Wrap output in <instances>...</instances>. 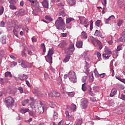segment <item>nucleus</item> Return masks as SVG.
Wrapping results in <instances>:
<instances>
[{
    "label": "nucleus",
    "instance_id": "1",
    "mask_svg": "<svg viewBox=\"0 0 125 125\" xmlns=\"http://www.w3.org/2000/svg\"><path fill=\"white\" fill-rule=\"evenodd\" d=\"M91 41L94 45H96V46H98L99 49H102L103 48V46L102 45V43L100 42V41L93 38V37L91 36L88 38V42H90Z\"/></svg>",
    "mask_w": 125,
    "mask_h": 125
},
{
    "label": "nucleus",
    "instance_id": "2",
    "mask_svg": "<svg viewBox=\"0 0 125 125\" xmlns=\"http://www.w3.org/2000/svg\"><path fill=\"white\" fill-rule=\"evenodd\" d=\"M55 25L58 30L59 29H61L62 27H64L65 26V23L64 22V20L62 19L61 17L58 18L57 20H56Z\"/></svg>",
    "mask_w": 125,
    "mask_h": 125
},
{
    "label": "nucleus",
    "instance_id": "3",
    "mask_svg": "<svg viewBox=\"0 0 125 125\" xmlns=\"http://www.w3.org/2000/svg\"><path fill=\"white\" fill-rule=\"evenodd\" d=\"M4 102L7 108H10L12 107L13 105L14 104V99L11 97H8L5 98Z\"/></svg>",
    "mask_w": 125,
    "mask_h": 125
},
{
    "label": "nucleus",
    "instance_id": "4",
    "mask_svg": "<svg viewBox=\"0 0 125 125\" xmlns=\"http://www.w3.org/2000/svg\"><path fill=\"white\" fill-rule=\"evenodd\" d=\"M68 78L71 83H75L77 82V76L76 75V72L70 71L68 73Z\"/></svg>",
    "mask_w": 125,
    "mask_h": 125
},
{
    "label": "nucleus",
    "instance_id": "5",
    "mask_svg": "<svg viewBox=\"0 0 125 125\" xmlns=\"http://www.w3.org/2000/svg\"><path fill=\"white\" fill-rule=\"evenodd\" d=\"M30 100L31 101V103L29 104V105L30 106V108L32 109H37V107L39 106V104L41 102H35V99L33 97H30Z\"/></svg>",
    "mask_w": 125,
    "mask_h": 125
},
{
    "label": "nucleus",
    "instance_id": "6",
    "mask_svg": "<svg viewBox=\"0 0 125 125\" xmlns=\"http://www.w3.org/2000/svg\"><path fill=\"white\" fill-rule=\"evenodd\" d=\"M42 103H40L39 104H38V106H37V108L35 109L36 113L42 114V113L44 112L43 106H42Z\"/></svg>",
    "mask_w": 125,
    "mask_h": 125
},
{
    "label": "nucleus",
    "instance_id": "7",
    "mask_svg": "<svg viewBox=\"0 0 125 125\" xmlns=\"http://www.w3.org/2000/svg\"><path fill=\"white\" fill-rule=\"evenodd\" d=\"M87 105H88V101L86 99H82L81 100V107L82 109H85L87 107Z\"/></svg>",
    "mask_w": 125,
    "mask_h": 125
},
{
    "label": "nucleus",
    "instance_id": "8",
    "mask_svg": "<svg viewBox=\"0 0 125 125\" xmlns=\"http://www.w3.org/2000/svg\"><path fill=\"white\" fill-rule=\"evenodd\" d=\"M12 24H14L15 27L13 29V33L15 35V36H16V37H18V31H17V29L19 28V27H18V25H17V21H12Z\"/></svg>",
    "mask_w": 125,
    "mask_h": 125
},
{
    "label": "nucleus",
    "instance_id": "9",
    "mask_svg": "<svg viewBox=\"0 0 125 125\" xmlns=\"http://www.w3.org/2000/svg\"><path fill=\"white\" fill-rule=\"evenodd\" d=\"M22 68H31L32 67V63H29L27 61H24L22 62V63L21 64Z\"/></svg>",
    "mask_w": 125,
    "mask_h": 125
},
{
    "label": "nucleus",
    "instance_id": "10",
    "mask_svg": "<svg viewBox=\"0 0 125 125\" xmlns=\"http://www.w3.org/2000/svg\"><path fill=\"white\" fill-rule=\"evenodd\" d=\"M49 96L50 97H59V96H60V93L57 92L53 91L49 93Z\"/></svg>",
    "mask_w": 125,
    "mask_h": 125
},
{
    "label": "nucleus",
    "instance_id": "11",
    "mask_svg": "<svg viewBox=\"0 0 125 125\" xmlns=\"http://www.w3.org/2000/svg\"><path fill=\"white\" fill-rule=\"evenodd\" d=\"M85 64L84 66V69L85 70V71L84 72V73H85L86 75H88V74H89V64L85 60Z\"/></svg>",
    "mask_w": 125,
    "mask_h": 125
},
{
    "label": "nucleus",
    "instance_id": "12",
    "mask_svg": "<svg viewBox=\"0 0 125 125\" xmlns=\"http://www.w3.org/2000/svg\"><path fill=\"white\" fill-rule=\"evenodd\" d=\"M81 21V24H84V27L86 28L88 26V21H87V20L83 18H82L80 20Z\"/></svg>",
    "mask_w": 125,
    "mask_h": 125
},
{
    "label": "nucleus",
    "instance_id": "13",
    "mask_svg": "<svg viewBox=\"0 0 125 125\" xmlns=\"http://www.w3.org/2000/svg\"><path fill=\"white\" fill-rule=\"evenodd\" d=\"M87 33H86V32L83 31L81 33L80 37L82 39V40H86V39H87Z\"/></svg>",
    "mask_w": 125,
    "mask_h": 125
},
{
    "label": "nucleus",
    "instance_id": "14",
    "mask_svg": "<svg viewBox=\"0 0 125 125\" xmlns=\"http://www.w3.org/2000/svg\"><path fill=\"white\" fill-rule=\"evenodd\" d=\"M42 3L43 7H45V8H48V0H43Z\"/></svg>",
    "mask_w": 125,
    "mask_h": 125
},
{
    "label": "nucleus",
    "instance_id": "15",
    "mask_svg": "<svg viewBox=\"0 0 125 125\" xmlns=\"http://www.w3.org/2000/svg\"><path fill=\"white\" fill-rule=\"evenodd\" d=\"M94 36H96L97 37H100V38H102L103 39V35H102V33L99 31L98 30H96L95 31Z\"/></svg>",
    "mask_w": 125,
    "mask_h": 125
},
{
    "label": "nucleus",
    "instance_id": "16",
    "mask_svg": "<svg viewBox=\"0 0 125 125\" xmlns=\"http://www.w3.org/2000/svg\"><path fill=\"white\" fill-rule=\"evenodd\" d=\"M67 46V43L65 41H62L59 44V46L61 47L62 49H64Z\"/></svg>",
    "mask_w": 125,
    "mask_h": 125
},
{
    "label": "nucleus",
    "instance_id": "17",
    "mask_svg": "<svg viewBox=\"0 0 125 125\" xmlns=\"http://www.w3.org/2000/svg\"><path fill=\"white\" fill-rule=\"evenodd\" d=\"M117 94V89L115 88H113L111 90L110 96V97H113V96H115Z\"/></svg>",
    "mask_w": 125,
    "mask_h": 125
},
{
    "label": "nucleus",
    "instance_id": "18",
    "mask_svg": "<svg viewBox=\"0 0 125 125\" xmlns=\"http://www.w3.org/2000/svg\"><path fill=\"white\" fill-rule=\"evenodd\" d=\"M28 1H30V2H31L32 5H33V6H38V5L39 4V2L37 0H28Z\"/></svg>",
    "mask_w": 125,
    "mask_h": 125
},
{
    "label": "nucleus",
    "instance_id": "19",
    "mask_svg": "<svg viewBox=\"0 0 125 125\" xmlns=\"http://www.w3.org/2000/svg\"><path fill=\"white\" fill-rule=\"evenodd\" d=\"M18 13V15L20 16H23L25 15V10L24 9H20L18 12H17Z\"/></svg>",
    "mask_w": 125,
    "mask_h": 125
},
{
    "label": "nucleus",
    "instance_id": "20",
    "mask_svg": "<svg viewBox=\"0 0 125 125\" xmlns=\"http://www.w3.org/2000/svg\"><path fill=\"white\" fill-rule=\"evenodd\" d=\"M65 115L66 116V119L67 121H72V120H74V117L70 115L68 113V112H65Z\"/></svg>",
    "mask_w": 125,
    "mask_h": 125
},
{
    "label": "nucleus",
    "instance_id": "21",
    "mask_svg": "<svg viewBox=\"0 0 125 125\" xmlns=\"http://www.w3.org/2000/svg\"><path fill=\"white\" fill-rule=\"evenodd\" d=\"M68 50L69 51H70L71 52H73V51H75V46L74 44H70L68 47Z\"/></svg>",
    "mask_w": 125,
    "mask_h": 125
},
{
    "label": "nucleus",
    "instance_id": "22",
    "mask_svg": "<svg viewBox=\"0 0 125 125\" xmlns=\"http://www.w3.org/2000/svg\"><path fill=\"white\" fill-rule=\"evenodd\" d=\"M76 46L78 48L83 47V41H79L76 42Z\"/></svg>",
    "mask_w": 125,
    "mask_h": 125
},
{
    "label": "nucleus",
    "instance_id": "23",
    "mask_svg": "<svg viewBox=\"0 0 125 125\" xmlns=\"http://www.w3.org/2000/svg\"><path fill=\"white\" fill-rule=\"evenodd\" d=\"M83 57H84L85 61L87 60V61H89V58L87 57V51H85L83 53Z\"/></svg>",
    "mask_w": 125,
    "mask_h": 125
},
{
    "label": "nucleus",
    "instance_id": "24",
    "mask_svg": "<svg viewBox=\"0 0 125 125\" xmlns=\"http://www.w3.org/2000/svg\"><path fill=\"white\" fill-rule=\"evenodd\" d=\"M29 115L33 117V118H37V114L33 110H29Z\"/></svg>",
    "mask_w": 125,
    "mask_h": 125
},
{
    "label": "nucleus",
    "instance_id": "25",
    "mask_svg": "<svg viewBox=\"0 0 125 125\" xmlns=\"http://www.w3.org/2000/svg\"><path fill=\"white\" fill-rule=\"evenodd\" d=\"M28 76L26 75L25 74H23L22 76H21L19 77V80H20V81H24V80H27V79H28Z\"/></svg>",
    "mask_w": 125,
    "mask_h": 125
},
{
    "label": "nucleus",
    "instance_id": "26",
    "mask_svg": "<svg viewBox=\"0 0 125 125\" xmlns=\"http://www.w3.org/2000/svg\"><path fill=\"white\" fill-rule=\"evenodd\" d=\"M70 57L71 56L70 55H66L64 59L62 61V62H63V63H67V62L70 60Z\"/></svg>",
    "mask_w": 125,
    "mask_h": 125
},
{
    "label": "nucleus",
    "instance_id": "27",
    "mask_svg": "<svg viewBox=\"0 0 125 125\" xmlns=\"http://www.w3.org/2000/svg\"><path fill=\"white\" fill-rule=\"evenodd\" d=\"M83 124V119L80 118L77 120L75 124V125H82Z\"/></svg>",
    "mask_w": 125,
    "mask_h": 125
},
{
    "label": "nucleus",
    "instance_id": "28",
    "mask_svg": "<svg viewBox=\"0 0 125 125\" xmlns=\"http://www.w3.org/2000/svg\"><path fill=\"white\" fill-rule=\"evenodd\" d=\"M66 1L70 5H74V4H76L75 0H66Z\"/></svg>",
    "mask_w": 125,
    "mask_h": 125
},
{
    "label": "nucleus",
    "instance_id": "29",
    "mask_svg": "<svg viewBox=\"0 0 125 125\" xmlns=\"http://www.w3.org/2000/svg\"><path fill=\"white\" fill-rule=\"evenodd\" d=\"M0 42L2 43H6V36H3L0 39Z\"/></svg>",
    "mask_w": 125,
    "mask_h": 125
},
{
    "label": "nucleus",
    "instance_id": "30",
    "mask_svg": "<svg viewBox=\"0 0 125 125\" xmlns=\"http://www.w3.org/2000/svg\"><path fill=\"white\" fill-rule=\"evenodd\" d=\"M109 39H111V40L108 41H107V42H108V44H109L110 45H112L114 42V41H113V36L112 35H110L109 36Z\"/></svg>",
    "mask_w": 125,
    "mask_h": 125
},
{
    "label": "nucleus",
    "instance_id": "31",
    "mask_svg": "<svg viewBox=\"0 0 125 125\" xmlns=\"http://www.w3.org/2000/svg\"><path fill=\"white\" fill-rule=\"evenodd\" d=\"M5 78H7V77H10V78H12V74H11V72L7 71L5 73Z\"/></svg>",
    "mask_w": 125,
    "mask_h": 125
},
{
    "label": "nucleus",
    "instance_id": "32",
    "mask_svg": "<svg viewBox=\"0 0 125 125\" xmlns=\"http://www.w3.org/2000/svg\"><path fill=\"white\" fill-rule=\"evenodd\" d=\"M104 51L105 53H106V54H108L109 55H110V54H112V51L109 50L107 46L105 47Z\"/></svg>",
    "mask_w": 125,
    "mask_h": 125
},
{
    "label": "nucleus",
    "instance_id": "33",
    "mask_svg": "<svg viewBox=\"0 0 125 125\" xmlns=\"http://www.w3.org/2000/svg\"><path fill=\"white\" fill-rule=\"evenodd\" d=\"M28 111H29V108H22L20 110V112L21 114H25Z\"/></svg>",
    "mask_w": 125,
    "mask_h": 125
},
{
    "label": "nucleus",
    "instance_id": "34",
    "mask_svg": "<svg viewBox=\"0 0 125 125\" xmlns=\"http://www.w3.org/2000/svg\"><path fill=\"white\" fill-rule=\"evenodd\" d=\"M47 57L49 61L50 64H52V56L51 55H47Z\"/></svg>",
    "mask_w": 125,
    "mask_h": 125
},
{
    "label": "nucleus",
    "instance_id": "35",
    "mask_svg": "<svg viewBox=\"0 0 125 125\" xmlns=\"http://www.w3.org/2000/svg\"><path fill=\"white\" fill-rule=\"evenodd\" d=\"M72 21H74V19L72 18H67L66 22L67 24L70 23V22H72Z\"/></svg>",
    "mask_w": 125,
    "mask_h": 125
},
{
    "label": "nucleus",
    "instance_id": "36",
    "mask_svg": "<svg viewBox=\"0 0 125 125\" xmlns=\"http://www.w3.org/2000/svg\"><path fill=\"white\" fill-rule=\"evenodd\" d=\"M110 56L107 54L104 53L103 54V58H104V59H106V60L109 59V58H110Z\"/></svg>",
    "mask_w": 125,
    "mask_h": 125
},
{
    "label": "nucleus",
    "instance_id": "37",
    "mask_svg": "<svg viewBox=\"0 0 125 125\" xmlns=\"http://www.w3.org/2000/svg\"><path fill=\"white\" fill-rule=\"evenodd\" d=\"M30 100H24L22 102V105L23 106H25L26 104H28L29 102H30Z\"/></svg>",
    "mask_w": 125,
    "mask_h": 125
},
{
    "label": "nucleus",
    "instance_id": "38",
    "mask_svg": "<svg viewBox=\"0 0 125 125\" xmlns=\"http://www.w3.org/2000/svg\"><path fill=\"white\" fill-rule=\"evenodd\" d=\"M96 55L99 59V61H101L102 59L101 58V53H100L99 52H97Z\"/></svg>",
    "mask_w": 125,
    "mask_h": 125
},
{
    "label": "nucleus",
    "instance_id": "39",
    "mask_svg": "<svg viewBox=\"0 0 125 125\" xmlns=\"http://www.w3.org/2000/svg\"><path fill=\"white\" fill-rule=\"evenodd\" d=\"M94 73L95 74V76L96 78H99L100 75L99 73H98V71H97V69H95L94 70Z\"/></svg>",
    "mask_w": 125,
    "mask_h": 125
},
{
    "label": "nucleus",
    "instance_id": "40",
    "mask_svg": "<svg viewBox=\"0 0 125 125\" xmlns=\"http://www.w3.org/2000/svg\"><path fill=\"white\" fill-rule=\"evenodd\" d=\"M41 48H42L43 52H45L46 51V48H45V45L44 44V43H42L41 45Z\"/></svg>",
    "mask_w": 125,
    "mask_h": 125
},
{
    "label": "nucleus",
    "instance_id": "41",
    "mask_svg": "<svg viewBox=\"0 0 125 125\" xmlns=\"http://www.w3.org/2000/svg\"><path fill=\"white\" fill-rule=\"evenodd\" d=\"M87 76L88 75L86 76H84L82 77V83H85V82H86V80H87Z\"/></svg>",
    "mask_w": 125,
    "mask_h": 125
},
{
    "label": "nucleus",
    "instance_id": "42",
    "mask_svg": "<svg viewBox=\"0 0 125 125\" xmlns=\"http://www.w3.org/2000/svg\"><path fill=\"white\" fill-rule=\"evenodd\" d=\"M58 114H57V113L55 111H54V114L53 115V118L54 120H57L58 119Z\"/></svg>",
    "mask_w": 125,
    "mask_h": 125
},
{
    "label": "nucleus",
    "instance_id": "43",
    "mask_svg": "<svg viewBox=\"0 0 125 125\" xmlns=\"http://www.w3.org/2000/svg\"><path fill=\"white\" fill-rule=\"evenodd\" d=\"M73 111H74V110L73 109V108L70 106H67V111H66L65 112H68V114L69 113H72V112H73Z\"/></svg>",
    "mask_w": 125,
    "mask_h": 125
},
{
    "label": "nucleus",
    "instance_id": "44",
    "mask_svg": "<svg viewBox=\"0 0 125 125\" xmlns=\"http://www.w3.org/2000/svg\"><path fill=\"white\" fill-rule=\"evenodd\" d=\"M59 14L60 15H62L63 17H65V16H66V13L64 12V10H61L60 11Z\"/></svg>",
    "mask_w": 125,
    "mask_h": 125
},
{
    "label": "nucleus",
    "instance_id": "45",
    "mask_svg": "<svg viewBox=\"0 0 125 125\" xmlns=\"http://www.w3.org/2000/svg\"><path fill=\"white\" fill-rule=\"evenodd\" d=\"M45 19H46V20H48V21H53V19H52V18H51V17L49 16H46L45 17Z\"/></svg>",
    "mask_w": 125,
    "mask_h": 125
},
{
    "label": "nucleus",
    "instance_id": "46",
    "mask_svg": "<svg viewBox=\"0 0 125 125\" xmlns=\"http://www.w3.org/2000/svg\"><path fill=\"white\" fill-rule=\"evenodd\" d=\"M93 90H94L95 92H98V91H99V87L98 86H94L93 87Z\"/></svg>",
    "mask_w": 125,
    "mask_h": 125
},
{
    "label": "nucleus",
    "instance_id": "47",
    "mask_svg": "<svg viewBox=\"0 0 125 125\" xmlns=\"http://www.w3.org/2000/svg\"><path fill=\"white\" fill-rule=\"evenodd\" d=\"M54 53V52H53V50L52 49H49L47 54L52 56Z\"/></svg>",
    "mask_w": 125,
    "mask_h": 125
},
{
    "label": "nucleus",
    "instance_id": "48",
    "mask_svg": "<svg viewBox=\"0 0 125 125\" xmlns=\"http://www.w3.org/2000/svg\"><path fill=\"white\" fill-rule=\"evenodd\" d=\"M3 11H4V8L3 6L0 7V15H2Z\"/></svg>",
    "mask_w": 125,
    "mask_h": 125
},
{
    "label": "nucleus",
    "instance_id": "49",
    "mask_svg": "<svg viewBox=\"0 0 125 125\" xmlns=\"http://www.w3.org/2000/svg\"><path fill=\"white\" fill-rule=\"evenodd\" d=\"M82 89L83 91H85L86 90V86H85V83L82 84Z\"/></svg>",
    "mask_w": 125,
    "mask_h": 125
},
{
    "label": "nucleus",
    "instance_id": "50",
    "mask_svg": "<svg viewBox=\"0 0 125 125\" xmlns=\"http://www.w3.org/2000/svg\"><path fill=\"white\" fill-rule=\"evenodd\" d=\"M9 7H10V9H12V10H16L17 8H16V6H15V5H14L12 4H10L9 5Z\"/></svg>",
    "mask_w": 125,
    "mask_h": 125
},
{
    "label": "nucleus",
    "instance_id": "51",
    "mask_svg": "<svg viewBox=\"0 0 125 125\" xmlns=\"http://www.w3.org/2000/svg\"><path fill=\"white\" fill-rule=\"evenodd\" d=\"M90 30L92 31V29H93V21H92V20H91L90 21Z\"/></svg>",
    "mask_w": 125,
    "mask_h": 125
},
{
    "label": "nucleus",
    "instance_id": "52",
    "mask_svg": "<svg viewBox=\"0 0 125 125\" xmlns=\"http://www.w3.org/2000/svg\"><path fill=\"white\" fill-rule=\"evenodd\" d=\"M89 82H90L91 83H92V82L94 81V77H93V74L89 76Z\"/></svg>",
    "mask_w": 125,
    "mask_h": 125
},
{
    "label": "nucleus",
    "instance_id": "53",
    "mask_svg": "<svg viewBox=\"0 0 125 125\" xmlns=\"http://www.w3.org/2000/svg\"><path fill=\"white\" fill-rule=\"evenodd\" d=\"M115 111H116V112H115L116 114H122V111L121 110V109H120V108H116Z\"/></svg>",
    "mask_w": 125,
    "mask_h": 125
},
{
    "label": "nucleus",
    "instance_id": "54",
    "mask_svg": "<svg viewBox=\"0 0 125 125\" xmlns=\"http://www.w3.org/2000/svg\"><path fill=\"white\" fill-rule=\"evenodd\" d=\"M123 47H124L123 45H119L117 47V50L120 51V50H122V49H123Z\"/></svg>",
    "mask_w": 125,
    "mask_h": 125
},
{
    "label": "nucleus",
    "instance_id": "55",
    "mask_svg": "<svg viewBox=\"0 0 125 125\" xmlns=\"http://www.w3.org/2000/svg\"><path fill=\"white\" fill-rule=\"evenodd\" d=\"M123 22H124V21H123L122 20H119L117 23L118 26H119V27L121 26L123 24Z\"/></svg>",
    "mask_w": 125,
    "mask_h": 125
},
{
    "label": "nucleus",
    "instance_id": "56",
    "mask_svg": "<svg viewBox=\"0 0 125 125\" xmlns=\"http://www.w3.org/2000/svg\"><path fill=\"white\" fill-rule=\"evenodd\" d=\"M17 65V62H12L11 63L10 67L11 68H13V67H15Z\"/></svg>",
    "mask_w": 125,
    "mask_h": 125
},
{
    "label": "nucleus",
    "instance_id": "57",
    "mask_svg": "<svg viewBox=\"0 0 125 125\" xmlns=\"http://www.w3.org/2000/svg\"><path fill=\"white\" fill-rule=\"evenodd\" d=\"M68 96H70V97H73L74 95H75V93L74 92H70L67 93Z\"/></svg>",
    "mask_w": 125,
    "mask_h": 125
},
{
    "label": "nucleus",
    "instance_id": "58",
    "mask_svg": "<svg viewBox=\"0 0 125 125\" xmlns=\"http://www.w3.org/2000/svg\"><path fill=\"white\" fill-rule=\"evenodd\" d=\"M101 21L100 20H97L95 22L96 26H97V27H99L100 26V23Z\"/></svg>",
    "mask_w": 125,
    "mask_h": 125
},
{
    "label": "nucleus",
    "instance_id": "59",
    "mask_svg": "<svg viewBox=\"0 0 125 125\" xmlns=\"http://www.w3.org/2000/svg\"><path fill=\"white\" fill-rule=\"evenodd\" d=\"M102 3L104 6H106L107 4V0H102Z\"/></svg>",
    "mask_w": 125,
    "mask_h": 125
},
{
    "label": "nucleus",
    "instance_id": "60",
    "mask_svg": "<svg viewBox=\"0 0 125 125\" xmlns=\"http://www.w3.org/2000/svg\"><path fill=\"white\" fill-rule=\"evenodd\" d=\"M111 20L109 18L108 19H104L105 24H109V22Z\"/></svg>",
    "mask_w": 125,
    "mask_h": 125
},
{
    "label": "nucleus",
    "instance_id": "61",
    "mask_svg": "<svg viewBox=\"0 0 125 125\" xmlns=\"http://www.w3.org/2000/svg\"><path fill=\"white\" fill-rule=\"evenodd\" d=\"M38 12L37 11V10H33V11H32V14H33V15H38Z\"/></svg>",
    "mask_w": 125,
    "mask_h": 125
},
{
    "label": "nucleus",
    "instance_id": "62",
    "mask_svg": "<svg viewBox=\"0 0 125 125\" xmlns=\"http://www.w3.org/2000/svg\"><path fill=\"white\" fill-rule=\"evenodd\" d=\"M119 51H118L117 50H115L113 51V54H114V55H116L117 56H118V55H119V52H118Z\"/></svg>",
    "mask_w": 125,
    "mask_h": 125
},
{
    "label": "nucleus",
    "instance_id": "63",
    "mask_svg": "<svg viewBox=\"0 0 125 125\" xmlns=\"http://www.w3.org/2000/svg\"><path fill=\"white\" fill-rule=\"evenodd\" d=\"M50 106L51 108H54L55 107V104H54V103L51 102L50 103Z\"/></svg>",
    "mask_w": 125,
    "mask_h": 125
},
{
    "label": "nucleus",
    "instance_id": "64",
    "mask_svg": "<svg viewBox=\"0 0 125 125\" xmlns=\"http://www.w3.org/2000/svg\"><path fill=\"white\" fill-rule=\"evenodd\" d=\"M101 78H105L106 77V73H102L100 74V76Z\"/></svg>",
    "mask_w": 125,
    "mask_h": 125
}]
</instances>
